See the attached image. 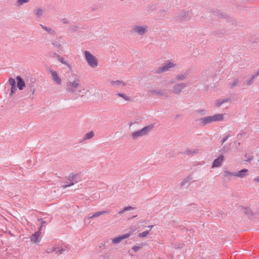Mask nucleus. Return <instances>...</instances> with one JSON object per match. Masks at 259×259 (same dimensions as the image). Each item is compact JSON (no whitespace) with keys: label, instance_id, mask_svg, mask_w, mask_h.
I'll return each mask as SVG.
<instances>
[{"label":"nucleus","instance_id":"nucleus-1","mask_svg":"<svg viewBox=\"0 0 259 259\" xmlns=\"http://www.w3.org/2000/svg\"><path fill=\"white\" fill-rule=\"evenodd\" d=\"M224 119V114H215L212 116H205L198 119L199 123L203 126L215 121H220Z\"/></svg>","mask_w":259,"mask_h":259},{"label":"nucleus","instance_id":"nucleus-2","mask_svg":"<svg viewBox=\"0 0 259 259\" xmlns=\"http://www.w3.org/2000/svg\"><path fill=\"white\" fill-rule=\"evenodd\" d=\"M148 31V27L146 25H134L130 29L132 34H136L139 36L144 35Z\"/></svg>","mask_w":259,"mask_h":259},{"label":"nucleus","instance_id":"nucleus-3","mask_svg":"<svg viewBox=\"0 0 259 259\" xmlns=\"http://www.w3.org/2000/svg\"><path fill=\"white\" fill-rule=\"evenodd\" d=\"M153 128L154 125L153 124L146 126L140 130L133 132L132 134V138L133 139L135 140L139 137L144 136L147 135Z\"/></svg>","mask_w":259,"mask_h":259},{"label":"nucleus","instance_id":"nucleus-4","mask_svg":"<svg viewBox=\"0 0 259 259\" xmlns=\"http://www.w3.org/2000/svg\"><path fill=\"white\" fill-rule=\"evenodd\" d=\"M80 86V79L75 78L73 81H69L66 83V91L69 93H74Z\"/></svg>","mask_w":259,"mask_h":259},{"label":"nucleus","instance_id":"nucleus-5","mask_svg":"<svg viewBox=\"0 0 259 259\" xmlns=\"http://www.w3.org/2000/svg\"><path fill=\"white\" fill-rule=\"evenodd\" d=\"M177 66L176 64L172 62L168 61L165 64H163L161 67H158L156 69H154L152 72L154 74H161L162 73L167 71L170 69L174 68Z\"/></svg>","mask_w":259,"mask_h":259},{"label":"nucleus","instance_id":"nucleus-6","mask_svg":"<svg viewBox=\"0 0 259 259\" xmlns=\"http://www.w3.org/2000/svg\"><path fill=\"white\" fill-rule=\"evenodd\" d=\"M84 54L86 61L90 67L92 68H96L98 66V60L93 55L88 51H85L84 52Z\"/></svg>","mask_w":259,"mask_h":259},{"label":"nucleus","instance_id":"nucleus-7","mask_svg":"<svg viewBox=\"0 0 259 259\" xmlns=\"http://www.w3.org/2000/svg\"><path fill=\"white\" fill-rule=\"evenodd\" d=\"M78 176L77 174H71L68 177V181L66 182V184L62 185V187L65 189L67 187H70L74 185L75 184L78 182L76 180V178Z\"/></svg>","mask_w":259,"mask_h":259},{"label":"nucleus","instance_id":"nucleus-8","mask_svg":"<svg viewBox=\"0 0 259 259\" xmlns=\"http://www.w3.org/2000/svg\"><path fill=\"white\" fill-rule=\"evenodd\" d=\"M186 87V84L182 82L176 83L173 85L172 92L175 94L179 95Z\"/></svg>","mask_w":259,"mask_h":259},{"label":"nucleus","instance_id":"nucleus-9","mask_svg":"<svg viewBox=\"0 0 259 259\" xmlns=\"http://www.w3.org/2000/svg\"><path fill=\"white\" fill-rule=\"evenodd\" d=\"M110 84L114 88L121 89L122 87L126 85V83L122 80H111L110 82Z\"/></svg>","mask_w":259,"mask_h":259},{"label":"nucleus","instance_id":"nucleus-10","mask_svg":"<svg viewBox=\"0 0 259 259\" xmlns=\"http://www.w3.org/2000/svg\"><path fill=\"white\" fill-rule=\"evenodd\" d=\"M131 235V233H127L125 234L122 235L121 236H118L115 237L112 240V243L113 244H117L120 242L122 240L128 238Z\"/></svg>","mask_w":259,"mask_h":259},{"label":"nucleus","instance_id":"nucleus-11","mask_svg":"<svg viewBox=\"0 0 259 259\" xmlns=\"http://www.w3.org/2000/svg\"><path fill=\"white\" fill-rule=\"evenodd\" d=\"M223 160H224V156L222 155H220L217 158L213 160V161L212 163L211 167L213 168V167H219L221 165Z\"/></svg>","mask_w":259,"mask_h":259},{"label":"nucleus","instance_id":"nucleus-12","mask_svg":"<svg viewBox=\"0 0 259 259\" xmlns=\"http://www.w3.org/2000/svg\"><path fill=\"white\" fill-rule=\"evenodd\" d=\"M50 73L52 75L53 80L58 84H61L62 80L61 78L59 76L57 72L56 71L50 70Z\"/></svg>","mask_w":259,"mask_h":259},{"label":"nucleus","instance_id":"nucleus-13","mask_svg":"<svg viewBox=\"0 0 259 259\" xmlns=\"http://www.w3.org/2000/svg\"><path fill=\"white\" fill-rule=\"evenodd\" d=\"M62 41L61 38H57L53 40L52 42L53 46L58 51H60L62 49Z\"/></svg>","mask_w":259,"mask_h":259},{"label":"nucleus","instance_id":"nucleus-14","mask_svg":"<svg viewBox=\"0 0 259 259\" xmlns=\"http://www.w3.org/2000/svg\"><path fill=\"white\" fill-rule=\"evenodd\" d=\"M111 212L110 209H107L106 210L104 211H96L92 214V215L88 217V219H91L94 218L98 217L101 215L104 214H109Z\"/></svg>","mask_w":259,"mask_h":259},{"label":"nucleus","instance_id":"nucleus-15","mask_svg":"<svg viewBox=\"0 0 259 259\" xmlns=\"http://www.w3.org/2000/svg\"><path fill=\"white\" fill-rule=\"evenodd\" d=\"M17 81V87L20 90H22L26 87V84L24 80L20 76L16 77Z\"/></svg>","mask_w":259,"mask_h":259},{"label":"nucleus","instance_id":"nucleus-16","mask_svg":"<svg viewBox=\"0 0 259 259\" xmlns=\"http://www.w3.org/2000/svg\"><path fill=\"white\" fill-rule=\"evenodd\" d=\"M52 56L56 57L58 61L61 62V63L66 65L69 68H71V65L68 63H67L66 61H64L63 58L61 57L60 55L56 54V53H54L53 54Z\"/></svg>","mask_w":259,"mask_h":259},{"label":"nucleus","instance_id":"nucleus-17","mask_svg":"<svg viewBox=\"0 0 259 259\" xmlns=\"http://www.w3.org/2000/svg\"><path fill=\"white\" fill-rule=\"evenodd\" d=\"M248 170L247 169H242L237 172H235V177L240 178H243L247 175Z\"/></svg>","mask_w":259,"mask_h":259},{"label":"nucleus","instance_id":"nucleus-18","mask_svg":"<svg viewBox=\"0 0 259 259\" xmlns=\"http://www.w3.org/2000/svg\"><path fill=\"white\" fill-rule=\"evenodd\" d=\"M230 102H231L230 98H226V99H218L216 100V101L214 103V106L215 107H219L225 103Z\"/></svg>","mask_w":259,"mask_h":259},{"label":"nucleus","instance_id":"nucleus-19","mask_svg":"<svg viewBox=\"0 0 259 259\" xmlns=\"http://www.w3.org/2000/svg\"><path fill=\"white\" fill-rule=\"evenodd\" d=\"M40 235V232L37 231L35 232L33 234H32L30 237L31 241L35 243H38L40 241L39 238Z\"/></svg>","mask_w":259,"mask_h":259},{"label":"nucleus","instance_id":"nucleus-20","mask_svg":"<svg viewBox=\"0 0 259 259\" xmlns=\"http://www.w3.org/2000/svg\"><path fill=\"white\" fill-rule=\"evenodd\" d=\"M54 251L58 254H61L66 251L64 248H61L60 247H53L50 251L47 250L48 253H50L51 251Z\"/></svg>","mask_w":259,"mask_h":259},{"label":"nucleus","instance_id":"nucleus-21","mask_svg":"<svg viewBox=\"0 0 259 259\" xmlns=\"http://www.w3.org/2000/svg\"><path fill=\"white\" fill-rule=\"evenodd\" d=\"M199 149L198 148H194L193 149H187L184 153L188 155H195L199 153Z\"/></svg>","mask_w":259,"mask_h":259},{"label":"nucleus","instance_id":"nucleus-22","mask_svg":"<svg viewBox=\"0 0 259 259\" xmlns=\"http://www.w3.org/2000/svg\"><path fill=\"white\" fill-rule=\"evenodd\" d=\"M116 96L121 97L124 100L126 101H131V97L128 95H127L125 93H117L116 94Z\"/></svg>","mask_w":259,"mask_h":259},{"label":"nucleus","instance_id":"nucleus-23","mask_svg":"<svg viewBox=\"0 0 259 259\" xmlns=\"http://www.w3.org/2000/svg\"><path fill=\"white\" fill-rule=\"evenodd\" d=\"M149 93L152 95H156L161 96H163L164 95V94L163 93L161 90H150L149 91Z\"/></svg>","mask_w":259,"mask_h":259},{"label":"nucleus","instance_id":"nucleus-24","mask_svg":"<svg viewBox=\"0 0 259 259\" xmlns=\"http://www.w3.org/2000/svg\"><path fill=\"white\" fill-rule=\"evenodd\" d=\"M192 180V177L191 176H189L184 179H183L181 182V185L182 186L185 185L186 184H189L190 182Z\"/></svg>","mask_w":259,"mask_h":259},{"label":"nucleus","instance_id":"nucleus-25","mask_svg":"<svg viewBox=\"0 0 259 259\" xmlns=\"http://www.w3.org/2000/svg\"><path fill=\"white\" fill-rule=\"evenodd\" d=\"M41 27L45 30V31L48 32L49 33L51 34H54L55 33V31L54 30L52 29L51 27H48L46 26H45L41 24H40Z\"/></svg>","mask_w":259,"mask_h":259},{"label":"nucleus","instance_id":"nucleus-26","mask_svg":"<svg viewBox=\"0 0 259 259\" xmlns=\"http://www.w3.org/2000/svg\"><path fill=\"white\" fill-rule=\"evenodd\" d=\"M94 136V133L93 131H91L85 134L83 137V140H87L92 138Z\"/></svg>","mask_w":259,"mask_h":259},{"label":"nucleus","instance_id":"nucleus-27","mask_svg":"<svg viewBox=\"0 0 259 259\" xmlns=\"http://www.w3.org/2000/svg\"><path fill=\"white\" fill-rule=\"evenodd\" d=\"M239 80V79L237 78H234L233 80V81L232 83H230L229 84V88L230 89H233L234 87L237 86L238 85Z\"/></svg>","mask_w":259,"mask_h":259},{"label":"nucleus","instance_id":"nucleus-28","mask_svg":"<svg viewBox=\"0 0 259 259\" xmlns=\"http://www.w3.org/2000/svg\"><path fill=\"white\" fill-rule=\"evenodd\" d=\"M235 172H232L228 170H225L223 172V176L225 178L231 177L232 176L235 177Z\"/></svg>","mask_w":259,"mask_h":259},{"label":"nucleus","instance_id":"nucleus-29","mask_svg":"<svg viewBox=\"0 0 259 259\" xmlns=\"http://www.w3.org/2000/svg\"><path fill=\"white\" fill-rule=\"evenodd\" d=\"M187 77L186 73L178 74L176 75V79L178 80H183Z\"/></svg>","mask_w":259,"mask_h":259},{"label":"nucleus","instance_id":"nucleus-30","mask_svg":"<svg viewBox=\"0 0 259 259\" xmlns=\"http://www.w3.org/2000/svg\"><path fill=\"white\" fill-rule=\"evenodd\" d=\"M134 209V208L132 206L125 207L122 210H121L120 211H119L118 212V214H121V213H123L124 212H125L126 211L133 210Z\"/></svg>","mask_w":259,"mask_h":259},{"label":"nucleus","instance_id":"nucleus-31","mask_svg":"<svg viewBox=\"0 0 259 259\" xmlns=\"http://www.w3.org/2000/svg\"><path fill=\"white\" fill-rule=\"evenodd\" d=\"M29 2V0H17L16 2V6L17 7H20L24 3H27Z\"/></svg>","mask_w":259,"mask_h":259},{"label":"nucleus","instance_id":"nucleus-32","mask_svg":"<svg viewBox=\"0 0 259 259\" xmlns=\"http://www.w3.org/2000/svg\"><path fill=\"white\" fill-rule=\"evenodd\" d=\"M189 15V12L188 11H185L183 13V15H180L179 16V18L182 20H185L187 18Z\"/></svg>","mask_w":259,"mask_h":259},{"label":"nucleus","instance_id":"nucleus-33","mask_svg":"<svg viewBox=\"0 0 259 259\" xmlns=\"http://www.w3.org/2000/svg\"><path fill=\"white\" fill-rule=\"evenodd\" d=\"M43 10L40 8H37L34 11V14L38 17H40L42 15Z\"/></svg>","mask_w":259,"mask_h":259},{"label":"nucleus","instance_id":"nucleus-34","mask_svg":"<svg viewBox=\"0 0 259 259\" xmlns=\"http://www.w3.org/2000/svg\"><path fill=\"white\" fill-rule=\"evenodd\" d=\"M149 233V231H145L138 234V237L140 238H143L146 237Z\"/></svg>","mask_w":259,"mask_h":259},{"label":"nucleus","instance_id":"nucleus-35","mask_svg":"<svg viewBox=\"0 0 259 259\" xmlns=\"http://www.w3.org/2000/svg\"><path fill=\"white\" fill-rule=\"evenodd\" d=\"M254 78H255L254 76H253L252 75L251 77L246 81V85L248 86V85H251L253 83Z\"/></svg>","mask_w":259,"mask_h":259},{"label":"nucleus","instance_id":"nucleus-36","mask_svg":"<svg viewBox=\"0 0 259 259\" xmlns=\"http://www.w3.org/2000/svg\"><path fill=\"white\" fill-rule=\"evenodd\" d=\"M9 83L11 85V87L16 85V81L15 79L13 78H10L9 79Z\"/></svg>","mask_w":259,"mask_h":259},{"label":"nucleus","instance_id":"nucleus-37","mask_svg":"<svg viewBox=\"0 0 259 259\" xmlns=\"http://www.w3.org/2000/svg\"><path fill=\"white\" fill-rule=\"evenodd\" d=\"M143 246V244H142L140 246H134L132 247L133 251L135 252H137L140 249H141Z\"/></svg>","mask_w":259,"mask_h":259},{"label":"nucleus","instance_id":"nucleus-38","mask_svg":"<svg viewBox=\"0 0 259 259\" xmlns=\"http://www.w3.org/2000/svg\"><path fill=\"white\" fill-rule=\"evenodd\" d=\"M230 137V135L229 134H227L222 140L221 144L223 145L224 143L228 140V139Z\"/></svg>","mask_w":259,"mask_h":259},{"label":"nucleus","instance_id":"nucleus-39","mask_svg":"<svg viewBox=\"0 0 259 259\" xmlns=\"http://www.w3.org/2000/svg\"><path fill=\"white\" fill-rule=\"evenodd\" d=\"M16 90L17 89L16 88V85L11 87L10 95L12 96L13 94H14L16 92Z\"/></svg>","mask_w":259,"mask_h":259},{"label":"nucleus","instance_id":"nucleus-40","mask_svg":"<svg viewBox=\"0 0 259 259\" xmlns=\"http://www.w3.org/2000/svg\"><path fill=\"white\" fill-rule=\"evenodd\" d=\"M196 112L200 113L201 115H205L206 113V110L204 109L197 110Z\"/></svg>","mask_w":259,"mask_h":259},{"label":"nucleus","instance_id":"nucleus-41","mask_svg":"<svg viewBox=\"0 0 259 259\" xmlns=\"http://www.w3.org/2000/svg\"><path fill=\"white\" fill-rule=\"evenodd\" d=\"M27 87H28L30 89H31L32 88H33V83H27Z\"/></svg>","mask_w":259,"mask_h":259},{"label":"nucleus","instance_id":"nucleus-42","mask_svg":"<svg viewBox=\"0 0 259 259\" xmlns=\"http://www.w3.org/2000/svg\"><path fill=\"white\" fill-rule=\"evenodd\" d=\"M253 157L252 156H250L247 157V159L246 160L247 162H250L251 160L253 159Z\"/></svg>","mask_w":259,"mask_h":259},{"label":"nucleus","instance_id":"nucleus-43","mask_svg":"<svg viewBox=\"0 0 259 259\" xmlns=\"http://www.w3.org/2000/svg\"><path fill=\"white\" fill-rule=\"evenodd\" d=\"M245 133L244 132H243L242 133L238 134L237 136V138L239 139L243 135H244Z\"/></svg>","mask_w":259,"mask_h":259},{"label":"nucleus","instance_id":"nucleus-44","mask_svg":"<svg viewBox=\"0 0 259 259\" xmlns=\"http://www.w3.org/2000/svg\"><path fill=\"white\" fill-rule=\"evenodd\" d=\"M253 76H254V77L255 78L256 76L259 75V70H257L255 74L252 75Z\"/></svg>","mask_w":259,"mask_h":259},{"label":"nucleus","instance_id":"nucleus-45","mask_svg":"<svg viewBox=\"0 0 259 259\" xmlns=\"http://www.w3.org/2000/svg\"><path fill=\"white\" fill-rule=\"evenodd\" d=\"M62 22L64 24H66V23H68V21L66 19H62Z\"/></svg>","mask_w":259,"mask_h":259},{"label":"nucleus","instance_id":"nucleus-46","mask_svg":"<svg viewBox=\"0 0 259 259\" xmlns=\"http://www.w3.org/2000/svg\"><path fill=\"white\" fill-rule=\"evenodd\" d=\"M31 92H32V95H34L35 93V89L34 88H32L30 89Z\"/></svg>","mask_w":259,"mask_h":259},{"label":"nucleus","instance_id":"nucleus-47","mask_svg":"<svg viewBox=\"0 0 259 259\" xmlns=\"http://www.w3.org/2000/svg\"><path fill=\"white\" fill-rule=\"evenodd\" d=\"M41 226L40 227L39 230H40V229H41V228L42 227V225H43L44 224H45L46 223V222H45L44 221H43V220H42L41 219Z\"/></svg>","mask_w":259,"mask_h":259},{"label":"nucleus","instance_id":"nucleus-48","mask_svg":"<svg viewBox=\"0 0 259 259\" xmlns=\"http://www.w3.org/2000/svg\"><path fill=\"white\" fill-rule=\"evenodd\" d=\"M254 181L259 182V177H257L254 179Z\"/></svg>","mask_w":259,"mask_h":259},{"label":"nucleus","instance_id":"nucleus-49","mask_svg":"<svg viewBox=\"0 0 259 259\" xmlns=\"http://www.w3.org/2000/svg\"><path fill=\"white\" fill-rule=\"evenodd\" d=\"M153 225L148 226V228H149L150 229H151L153 227Z\"/></svg>","mask_w":259,"mask_h":259},{"label":"nucleus","instance_id":"nucleus-50","mask_svg":"<svg viewBox=\"0 0 259 259\" xmlns=\"http://www.w3.org/2000/svg\"><path fill=\"white\" fill-rule=\"evenodd\" d=\"M137 217V215H134V216L132 217V218H135V217Z\"/></svg>","mask_w":259,"mask_h":259}]
</instances>
